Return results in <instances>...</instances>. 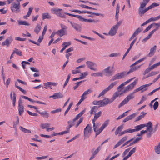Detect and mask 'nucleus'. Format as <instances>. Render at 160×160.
<instances>
[{
    "mask_svg": "<svg viewBox=\"0 0 160 160\" xmlns=\"http://www.w3.org/2000/svg\"><path fill=\"white\" fill-rule=\"evenodd\" d=\"M102 113V112L100 111L94 114V118L92 120V122L93 124H94V125H95V123L96 121L101 116Z\"/></svg>",
    "mask_w": 160,
    "mask_h": 160,
    "instance_id": "b1692460",
    "label": "nucleus"
},
{
    "mask_svg": "<svg viewBox=\"0 0 160 160\" xmlns=\"http://www.w3.org/2000/svg\"><path fill=\"white\" fill-rule=\"evenodd\" d=\"M41 28L40 24H38L35 28L34 32L38 34L40 31Z\"/></svg>",
    "mask_w": 160,
    "mask_h": 160,
    "instance_id": "473e14b6",
    "label": "nucleus"
},
{
    "mask_svg": "<svg viewBox=\"0 0 160 160\" xmlns=\"http://www.w3.org/2000/svg\"><path fill=\"white\" fill-rule=\"evenodd\" d=\"M92 76L97 77V76H103L102 72H97L96 73H93L91 74Z\"/></svg>",
    "mask_w": 160,
    "mask_h": 160,
    "instance_id": "ea45409f",
    "label": "nucleus"
},
{
    "mask_svg": "<svg viewBox=\"0 0 160 160\" xmlns=\"http://www.w3.org/2000/svg\"><path fill=\"white\" fill-rule=\"evenodd\" d=\"M16 98V94L15 92H14L12 97V104L13 106H15V105Z\"/></svg>",
    "mask_w": 160,
    "mask_h": 160,
    "instance_id": "49530a36",
    "label": "nucleus"
},
{
    "mask_svg": "<svg viewBox=\"0 0 160 160\" xmlns=\"http://www.w3.org/2000/svg\"><path fill=\"white\" fill-rule=\"evenodd\" d=\"M136 116V113H133L131 115L128 116L129 120H131L134 118Z\"/></svg>",
    "mask_w": 160,
    "mask_h": 160,
    "instance_id": "0e129e2a",
    "label": "nucleus"
},
{
    "mask_svg": "<svg viewBox=\"0 0 160 160\" xmlns=\"http://www.w3.org/2000/svg\"><path fill=\"white\" fill-rule=\"evenodd\" d=\"M33 9V8H32V7H30L29 8L28 12L27 14L28 17H29L30 16L31 14V13H32V11Z\"/></svg>",
    "mask_w": 160,
    "mask_h": 160,
    "instance_id": "bf43d9fd",
    "label": "nucleus"
},
{
    "mask_svg": "<svg viewBox=\"0 0 160 160\" xmlns=\"http://www.w3.org/2000/svg\"><path fill=\"white\" fill-rule=\"evenodd\" d=\"M143 128L145 127H147V130L148 131L151 130L152 129V122L150 121L148 122L147 123L145 124H143Z\"/></svg>",
    "mask_w": 160,
    "mask_h": 160,
    "instance_id": "a878e982",
    "label": "nucleus"
},
{
    "mask_svg": "<svg viewBox=\"0 0 160 160\" xmlns=\"http://www.w3.org/2000/svg\"><path fill=\"white\" fill-rule=\"evenodd\" d=\"M143 126H143V124H141L135 127V129H133V132L140 130L143 128Z\"/></svg>",
    "mask_w": 160,
    "mask_h": 160,
    "instance_id": "c85d7f7f",
    "label": "nucleus"
},
{
    "mask_svg": "<svg viewBox=\"0 0 160 160\" xmlns=\"http://www.w3.org/2000/svg\"><path fill=\"white\" fill-rule=\"evenodd\" d=\"M16 53V54L20 56H22V52L20 51H19L18 50L17 48H15V50H13L12 54Z\"/></svg>",
    "mask_w": 160,
    "mask_h": 160,
    "instance_id": "58836bf2",
    "label": "nucleus"
},
{
    "mask_svg": "<svg viewBox=\"0 0 160 160\" xmlns=\"http://www.w3.org/2000/svg\"><path fill=\"white\" fill-rule=\"evenodd\" d=\"M90 14L92 15H95L97 16H101L102 17L104 16V15L103 14L99 13H94V12H90Z\"/></svg>",
    "mask_w": 160,
    "mask_h": 160,
    "instance_id": "680f3d73",
    "label": "nucleus"
},
{
    "mask_svg": "<svg viewBox=\"0 0 160 160\" xmlns=\"http://www.w3.org/2000/svg\"><path fill=\"white\" fill-rule=\"evenodd\" d=\"M92 130V128L91 127V125L90 124H88L86 127L84 129V140L86 139L87 138L89 137L88 134L89 133H90Z\"/></svg>",
    "mask_w": 160,
    "mask_h": 160,
    "instance_id": "423d86ee",
    "label": "nucleus"
},
{
    "mask_svg": "<svg viewBox=\"0 0 160 160\" xmlns=\"http://www.w3.org/2000/svg\"><path fill=\"white\" fill-rule=\"evenodd\" d=\"M101 102H102L101 100H100L99 101L95 100V101H94L92 102V104L93 105H100V106L101 107Z\"/></svg>",
    "mask_w": 160,
    "mask_h": 160,
    "instance_id": "6e6d98bb",
    "label": "nucleus"
},
{
    "mask_svg": "<svg viewBox=\"0 0 160 160\" xmlns=\"http://www.w3.org/2000/svg\"><path fill=\"white\" fill-rule=\"evenodd\" d=\"M123 127L122 126H120L118 127L116 129V131L115 132V135H117L118 134L119 132L121 131Z\"/></svg>",
    "mask_w": 160,
    "mask_h": 160,
    "instance_id": "f704fd0d",
    "label": "nucleus"
},
{
    "mask_svg": "<svg viewBox=\"0 0 160 160\" xmlns=\"http://www.w3.org/2000/svg\"><path fill=\"white\" fill-rule=\"evenodd\" d=\"M68 21L70 24L72 28L76 31L78 32H81L82 28L80 25L74 22L70 21L69 20H68Z\"/></svg>",
    "mask_w": 160,
    "mask_h": 160,
    "instance_id": "6e6552de",
    "label": "nucleus"
},
{
    "mask_svg": "<svg viewBox=\"0 0 160 160\" xmlns=\"http://www.w3.org/2000/svg\"><path fill=\"white\" fill-rule=\"evenodd\" d=\"M156 48L157 46L156 45H155L153 47L151 48L150 49V52L147 55V56L149 57H151L153 56L156 52Z\"/></svg>",
    "mask_w": 160,
    "mask_h": 160,
    "instance_id": "412c9836",
    "label": "nucleus"
},
{
    "mask_svg": "<svg viewBox=\"0 0 160 160\" xmlns=\"http://www.w3.org/2000/svg\"><path fill=\"white\" fill-rule=\"evenodd\" d=\"M142 65H140L139 66H135L134 67H132L129 70V71L127 72L128 74H130L131 72H133V71L138 69Z\"/></svg>",
    "mask_w": 160,
    "mask_h": 160,
    "instance_id": "bb28decb",
    "label": "nucleus"
},
{
    "mask_svg": "<svg viewBox=\"0 0 160 160\" xmlns=\"http://www.w3.org/2000/svg\"><path fill=\"white\" fill-rule=\"evenodd\" d=\"M40 115L44 117H45L47 118L48 117L49 115V113L46 111L41 112Z\"/></svg>",
    "mask_w": 160,
    "mask_h": 160,
    "instance_id": "79ce46f5",
    "label": "nucleus"
},
{
    "mask_svg": "<svg viewBox=\"0 0 160 160\" xmlns=\"http://www.w3.org/2000/svg\"><path fill=\"white\" fill-rule=\"evenodd\" d=\"M138 82V80L137 79H135L134 81L132 82L130 85L127 86L125 89L122 91V93H125L126 91L129 90V89H132L134 86L136 85Z\"/></svg>",
    "mask_w": 160,
    "mask_h": 160,
    "instance_id": "9d476101",
    "label": "nucleus"
},
{
    "mask_svg": "<svg viewBox=\"0 0 160 160\" xmlns=\"http://www.w3.org/2000/svg\"><path fill=\"white\" fill-rule=\"evenodd\" d=\"M143 8H139L138 14L141 17L142 16V15H143L148 10L150 9L148 7L147 8H145L144 10L143 9Z\"/></svg>",
    "mask_w": 160,
    "mask_h": 160,
    "instance_id": "5701e85b",
    "label": "nucleus"
},
{
    "mask_svg": "<svg viewBox=\"0 0 160 160\" xmlns=\"http://www.w3.org/2000/svg\"><path fill=\"white\" fill-rule=\"evenodd\" d=\"M43 36H42H42H40L39 37V38L38 39V42L39 43L31 39H29L28 41L30 42H32V43L38 46H39L40 45V43L42 41L43 39Z\"/></svg>",
    "mask_w": 160,
    "mask_h": 160,
    "instance_id": "393cba45",
    "label": "nucleus"
},
{
    "mask_svg": "<svg viewBox=\"0 0 160 160\" xmlns=\"http://www.w3.org/2000/svg\"><path fill=\"white\" fill-rule=\"evenodd\" d=\"M42 19H50L51 18V16L48 13H43L42 14Z\"/></svg>",
    "mask_w": 160,
    "mask_h": 160,
    "instance_id": "c756f323",
    "label": "nucleus"
},
{
    "mask_svg": "<svg viewBox=\"0 0 160 160\" xmlns=\"http://www.w3.org/2000/svg\"><path fill=\"white\" fill-rule=\"evenodd\" d=\"M108 120H106L104 122L100 128L98 130H97V132L96 133V137L98 135H99L102 131L104 129L108 126Z\"/></svg>",
    "mask_w": 160,
    "mask_h": 160,
    "instance_id": "1a4fd4ad",
    "label": "nucleus"
},
{
    "mask_svg": "<svg viewBox=\"0 0 160 160\" xmlns=\"http://www.w3.org/2000/svg\"><path fill=\"white\" fill-rule=\"evenodd\" d=\"M18 111L19 114L20 116L22 114L24 111L23 107L22 104V102L21 98H20L18 102Z\"/></svg>",
    "mask_w": 160,
    "mask_h": 160,
    "instance_id": "ddd939ff",
    "label": "nucleus"
},
{
    "mask_svg": "<svg viewBox=\"0 0 160 160\" xmlns=\"http://www.w3.org/2000/svg\"><path fill=\"white\" fill-rule=\"evenodd\" d=\"M16 121L13 122V128L15 129V130L17 129V126L19 124V118L18 116H17L16 117Z\"/></svg>",
    "mask_w": 160,
    "mask_h": 160,
    "instance_id": "cd10ccee",
    "label": "nucleus"
},
{
    "mask_svg": "<svg viewBox=\"0 0 160 160\" xmlns=\"http://www.w3.org/2000/svg\"><path fill=\"white\" fill-rule=\"evenodd\" d=\"M128 74L126 72L124 71L120 73L116 74L112 77L110 81H114L117 79H121L123 78L125 76H127Z\"/></svg>",
    "mask_w": 160,
    "mask_h": 160,
    "instance_id": "20e7f679",
    "label": "nucleus"
},
{
    "mask_svg": "<svg viewBox=\"0 0 160 160\" xmlns=\"http://www.w3.org/2000/svg\"><path fill=\"white\" fill-rule=\"evenodd\" d=\"M158 127V124H156L154 126V127L153 128H152L151 131L152 132H155L157 130Z\"/></svg>",
    "mask_w": 160,
    "mask_h": 160,
    "instance_id": "864d4df0",
    "label": "nucleus"
},
{
    "mask_svg": "<svg viewBox=\"0 0 160 160\" xmlns=\"http://www.w3.org/2000/svg\"><path fill=\"white\" fill-rule=\"evenodd\" d=\"M159 103L158 101H156L153 105V109L154 110H156L158 106Z\"/></svg>",
    "mask_w": 160,
    "mask_h": 160,
    "instance_id": "69168bd1",
    "label": "nucleus"
},
{
    "mask_svg": "<svg viewBox=\"0 0 160 160\" xmlns=\"http://www.w3.org/2000/svg\"><path fill=\"white\" fill-rule=\"evenodd\" d=\"M128 139L127 136H125L122 137L118 143L114 146L113 148H115L119 146L121 144L123 143L125 141H126Z\"/></svg>",
    "mask_w": 160,
    "mask_h": 160,
    "instance_id": "2eb2a0df",
    "label": "nucleus"
},
{
    "mask_svg": "<svg viewBox=\"0 0 160 160\" xmlns=\"http://www.w3.org/2000/svg\"><path fill=\"white\" fill-rule=\"evenodd\" d=\"M160 89V86L158 87V88H156V89H155L154 90H153L151 92H150L148 94V96H151L152 95V94L154 93L155 92H156V91H157L159 90V89Z\"/></svg>",
    "mask_w": 160,
    "mask_h": 160,
    "instance_id": "052dcab7",
    "label": "nucleus"
},
{
    "mask_svg": "<svg viewBox=\"0 0 160 160\" xmlns=\"http://www.w3.org/2000/svg\"><path fill=\"white\" fill-rule=\"evenodd\" d=\"M84 81H82L80 82H77L75 83L76 85L74 86L73 87V89L74 90H75L77 88H78V86L82 82H83Z\"/></svg>",
    "mask_w": 160,
    "mask_h": 160,
    "instance_id": "13d9d810",
    "label": "nucleus"
},
{
    "mask_svg": "<svg viewBox=\"0 0 160 160\" xmlns=\"http://www.w3.org/2000/svg\"><path fill=\"white\" fill-rule=\"evenodd\" d=\"M92 92V90L91 89H89L85 91L83 93V95H86Z\"/></svg>",
    "mask_w": 160,
    "mask_h": 160,
    "instance_id": "774afa93",
    "label": "nucleus"
},
{
    "mask_svg": "<svg viewBox=\"0 0 160 160\" xmlns=\"http://www.w3.org/2000/svg\"><path fill=\"white\" fill-rule=\"evenodd\" d=\"M86 65L91 70H93L94 71H96L98 70L97 68H93V67L95 65L96 66V64L94 62L88 61L86 62Z\"/></svg>",
    "mask_w": 160,
    "mask_h": 160,
    "instance_id": "f8f14e48",
    "label": "nucleus"
},
{
    "mask_svg": "<svg viewBox=\"0 0 160 160\" xmlns=\"http://www.w3.org/2000/svg\"><path fill=\"white\" fill-rule=\"evenodd\" d=\"M120 56V54L119 53H112L109 55V56L110 57H117Z\"/></svg>",
    "mask_w": 160,
    "mask_h": 160,
    "instance_id": "8fccbe9b",
    "label": "nucleus"
},
{
    "mask_svg": "<svg viewBox=\"0 0 160 160\" xmlns=\"http://www.w3.org/2000/svg\"><path fill=\"white\" fill-rule=\"evenodd\" d=\"M50 126V124L49 123H42L41 124L40 127L42 128L43 129L45 128H47L49 127Z\"/></svg>",
    "mask_w": 160,
    "mask_h": 160,
    "instance_id": "a19ab883",
    "label": "nucleus"
},
{
    "mask_svg": "<svg viewBox=\"0 0 160 160\" xmlns=\"http://www.w3.org/2000/svg\"><path fill=\"white\" fill-rule=\"evenodd\" d=\"M159 6V4L156 3H152L151 5L148 6V8H149V9H151L152 8H153L154 7H157Z\"/></svg>",
    "mask_w": 160,
    "mask_h": 160,
    "instance_id": "3c124183",
    "label": "nucleus"
},
{
    "mask_svg": "<svg viewBox=\"0 0 160 160\" xmlns=\"http://www.w3.org/2000/svg\"><path fill=\"white\" fill-rule=\"evenodd\" d=\"M63 97V95L60 92L55 93L53 95L50 96V98H53L54 99L62 98Z\"/></svg>",
    "mask_w": 160,
    "mask_h": 160,
    "instance_id": "4be33fe9",
    "label": "nucleus"
},
{
    "mask_svg": "<svg viewBox=\"0 0 160 160\" xmlns=\"http://www.w3.org/2000/svg\"><path fill=\"white\" fill-rule=\"evenodd\" d=\"M20 4L14 2L11 5L10 9L13 12L17 13L20 11Z\"/></svg>",
    "mask_w": 160,
    "mask_h": 160,
    "instance_id": "7ed1b4c3",
    "label": "nucleus"
},
{
    "mask_svg": "<svg viewBox=\"0 0 160 160\" xmlns=\"http://www.w3.org/2000/svg\"><path fill=\"white\" fill-rule=\"evenodd\" d=\"M61 111H62V110L61 108H58V109H56V110L52 111L51 112V113L52 114L56 113H57L58 112H61Z\"/></svg>",
    "mask_w": 160,
    "mask_h": 160,
    "instance_id": "603ef678",
    "label": "nucleus"
},
{
    "mask_svg": "<svg viewBox=\"0 0 160 160\" xmlns=\"http://www.w3.org/2000/svg\"><path fill=\"white\" fill-rule=\"evenodd\" d=\"M153 26V24H152L149 25L146 28L145 30H144L143 32V33H145L148 31L149 30H150L152 28V27Z\"/></svg>",
    "mask_w": 160,
    "mask_h": 160,
    "instance_id": "de8ad7c7",
    "label": "nucleus"
},
{
    "mask_svg": "<svg viewBox=\"0 0 160 160\" xmlns=\"http://www.w3.org/2000/svg\"><path fill=\"white\" fill-rule=\"evenodd\" d=\"M134 95L133 93H131L128 95L120 104L118 105V107L120 108L124 105L127 103L131 99H132L134 98Z\"/></svg>",
    "mask_w": 160,
    "mask_h": 160,
    "instance_id": "39448f33",
    "label": "nucleus"
},
{
    "mask_svg": "<svg viewBox=\"0 0 160 160\" xmlns=\"http://www.w3.org/2000/svg\"><path fill=\"white\" fill-rule=\"evenodd\" d=\"M110 67L109 66L104 69L103 72L105 74V75L107 76H110L112 75V71L110 70Z\"/></svg>",
    "mask_w": 160,
    "mask_h": 160,
    "instance_id": "aec40b11",
    "label": "nucleus"
},
{
    "mask_svg": "<svg viewBox=\"0 0 160 160\" xmlns=\"http://www.w3.org/2000/svg\"><path fill=\"white\" fill-rule=\"evenodd\" d=\"M71 44V43L70 42H63L62 44V46H64L66 48L67 47L70 45Z\"/></svg>",
    "mask_w": 160,
    "mask_h": 160,
    "instance_id": "e2e57ef3",
    "label": "nucleus"
},
{
    "mask_svg": "<svg viewBox=\"0 0 160 160\" xmlns=\"http://www.w3.org/2000/svg\"><path fill=\"white\" fill-rule=\"evenodd\" d=\"M98 108V107L97 106L93 107L90 110V114L92 115L95 114L97 112Z\"/></svg>",
    "mask_w": 160,
    "mask_h": 160,
    "instance_id": "7c9ffc66",
    "label": "nucleus"
},
{
    "mask_svg": "<svg viewBox=\"0 0 160 160\" xmlns=\"http://www.w3.org/2000/svg\"><path fill=\"white\" fill-rule=\"evenodd\" d=\"M143 29L142 28H139L135 30L133 34L136 36Z\"/></svg>",
    "mask_w": 160,
    "mask_h": 160,
    "instance_id": "4c0bfd02",
    "label": "nucleus"
},
{
    "mask_svg": "<svg viewBox=\"0 0 160 160\" xmlns=\"http://www.w3.org/2000/svg\"><path fill=\"white\" fill-rule=\"evenodd\" d=\"M101 107H103L108 103H111L112 102L111 99L106 98L103 100H101Z\"/></svg>",
    "mask_w": 160,
    "mask_h": 160,
    "instance_id": "f3484780",
    "label": "nucleus"
},
{
    "mask_svg": "<svg viewBox=\"0 0 160 160\" xmlns=\"http://www.w3.org/2000/svg\"><path fill=\"white\" fill-rule=\"evenodd\" d=\"M158 30V28H156L152 31L150 32L146 38H144L142 40V42L144 43L146 42L151 37L153 34V33Z\"/></svg>",
    "mask_w": 160,
    "mask_h": 160,
    "instance_id": "dca6fc26",
    "label": "nucleus"
},
{
    "mask_svg": "<svg viewBox=\"0 0 160 160\" xmlns=\"http://www.w3.org/2000/svg\"><path fill=\"white\" fill-rule=\"evenodd\" d=\"M62 9H53V12L54 13L56 14L58 16L62 18H65L66 16L61 12Z\"/></svg>",
    "mask_w": 160,
    "mask_h": 160,
    "instance_id": "4468645a",
    "label": "nucleus"
},
{
    "mask_svg": "<svg viewBox=\"0 0 160 160\" xmlns=\"http://www.w3.org/2000/svg\"><path fill=\"white\" fill-rule=\"evenodd\" d=\"M60 25L62 28L58 30L56 32V34L60 37H62L66 34L67 30L68 29V27L62 24H61Z\"/></svg>",
    "mask_w": 160,
    "mask_h": 160,
    "instance_id": "f257e3e1",
    "label": "nucleus"
},
{
    "mask_svg": "<svg viewBox=\"0 0 160 160\" xmlns=\"http://www.w3.org/2000/svg\"><path fill=\"white\" fill-rule=\"evenodd\" d=\"M152 84V83H149L148 84H146L142 85L138 88L134 90L133 92L132 93H133V95L135 92L141 90V92H142L143 91H146L147 89V87L149 86Z\"/></svg>",
    "mask_w": 160,
    "mask_h": 160,
    "instance_id": "0eeeda50",
    "label": "nucleus"
},
{
    "mask_svg": "<svg viewBox=\"0 0 160 160\" xmlns=\"http://www.w3.org/2000/svg\"><path fill=\"white\" fill-rule=\"evenodd\" d=\"M73 105V102H71L69 104V105L68 106V107L67 109V110L65 111L64 113V116H65L66 115V114L68 112V111L70 110V109L71 107Z\"/></svg>",
    "mask_w": 160,
    "mask_h": 160,
    "instance_id": "a18cd8bd",
    "label": "nucleus"
},
{
    "mask_svg": "<svg viewBox=\"0 0 160 160\" xmlns=\"http://www.w3.org/2000/svg\"><path fill=\"white\" fill-rule=\"evenodd\" d=\"M118 29L115 27L113 26L109 31L108 33L109 35L112 36L115 35L117 33Z\"/></svg>",
    "mask_w": 160,
    "mask_h": 160,
    "instance_id": "6ab92c4d",
    "label": "nucleus"
},
{
    "mask_svg": "<svg viewBox=\"0 0 160 160\" xmlns=\"http://www.w3.org/2000/svg\"><path fill=\"white\" fill-rule=\"evenodd\" d=\"M122 93V91L121 92V91H117L113 94L112 97L110 99L112 102L117 98L119 95H120Z\"/></svg>",
    "mask_w": 160,
    "mask_h": 160,
    "instance_id": "a211bd4d",
    "label": "nucleus"
},
{
    "mask_svg": "<svg viewBox=\"0 0 160 160\" xmlns=\"http://www.w3.org/2000/svg\"><path fill=\"white\" fill-rule=\"evenodd\" d=\"M17 83V82H16L15 84V87L16 88H18V89H19V90L20 91L22 92L23 94H25L26 93V91L25 90H24L22 89L19 86L17 85H16Z\"/></svg>",
    "mask_w": 160,
    "mask_h": 160,
    "instance_id": "37998d69",
    "label": "nucleus"
},
{
    "mask_svg": "<svg viewBox=\"0 0 160 160\" xmlns=\"http://www.w3.org/2000/svg\"><path fill=\"white\" fill-rule=\"evenodd\" d=\"M149 0H143V2L141 3L139 8H144L149 2Z\"/></svg>",
    "mask_w": 160,
    "mask_h": 160,
    "instance_id": "c9c22d12",
    "label": "nucleus"
},
{
    "mask_svg": "<svg viewBox=\"0 0 160 160\" xmlns=\"http://www.w3.org/2000/svg\"><path fill=\"white\" fill-rule=\"evenodd\" d=\"M117 83L118 82L117 81H115L111 83L108 87L102 91L98 96V98H99L104 95L108 92L111 90L114 86L117 84Z\"/></svg>",
    "mask_w": 160,
    "mask_h": 160,
    "instance_id": "f03ea898",
    "label": "nucleus"
},
{
    "mask_svg": "<svg viewBox=\"0 0 160 160\" xmlns=\"http://www.w3.org/2000/svg\"><path fill=\"white\" fill-rule=\"evenodd\" d=\"M136 148L134 147L129 152L128 155L131 156L132 154H133L136 151Z\"/></svg>",
    "mask_w": 160,
    "mask_h": 160,
    "instance_id": "5fc2aeb1",
    "label": "nucleus"
},
{
    "mask_svg": "<svg viewBox=\"0 0 160 160\" xmlns=\"http://www.w3.org/2000/svg\"><path fill=\"white\" fill-rule=\"evenodd\" d=\"M141 114H142V115H140L138 117L136 118V120L135 121V122H137L140 120L141 119L143 118L145 116V115L147 114L146 113H144V112H141Z\"/></svg>",
    "mask_w": 160,
    "mask_h": 160,
    "instance_id": "72a5a7b5",
    "label": "nucleus"
},
{
    "mask_svg": "<svg viewBox=\"0 0 160 160\" xmlns=\"http://www.w3.org/2000/svg\"><path fill=\"white\" fill-rule=\"evenodd\" d=\"M19 128L20 130L25 133H29L31 132V131L30 130L27 129L22 126H20Z\"/></svg>",
    "mask_w": 160,
    "mask_h": 160,
    "instance_id": "e433bc0d",
    "label": "nucleus"
},
{
    "mask_svg": "<svg viewBox=\"0 0 160 160\" xmlns=\"http://www.w3.org/2000/svg\"><path fill=\"white\" fill-rule=\"evenodd\" d=\"M160 65V61L158 62L157 63L154 64L152 65L150 68H151V69L152 70L154 68H157L158 66Z\"/></svg>",
    "mask_w": 160,
    "mask_h": 160,
    "instance_id": "09e8293b",
    "label": "nucleus"
},
{
    "mask_svg": "<svg viewBox=\"0 0 160 160\" xmlns=\"http://www.w3.org/2000/svg\"><path fill=\"white\" fill-rule=\"evenodd\" d=\"M15 39L17 41H25L26 40L25 38H22L18 37H16L15 38Z\"/></svg>",
    "mask_w": 160,
    "mask_h": 160,
    "instance_id": "338daca9",
    "label": "nucleus"
},
{
    "mask_svg": "<svg viewBox=\"0 0 160 160\" xmlns=\"http://www.w3.org/2000/svg\"><path fill=\"white\" fill-rule=\"evenodd\" d=\"M19 25H23L26 26H29L30 24L26 21L19 20L18 21Z\"/></svg>",
    "mask_w": 160,
    "mask_h": 160,
    "instance_id": "2f4dec72",
    "label": "nucleus"
},
{
    "mask_svg": "<svg viewBox=\"0 0 160 160\" xmlns=\"http://www.w3.org/2000/svg\"><path fill=\"white\" fill-rule=\"evenodd\" d=\"M13 39L12 37L10 36L7 38L6 40L2 43V46H7L8 47L12 42Z\"/></svg>",
    "mask_w": 160,
    "mask_h": 160,
    "instance_id": "9b49d317",
    "label": "nucleus"
},
{
    "mask_svg": "<svg viewBox=\"0 0 160 160\" xmlns=\"http://www.w3.org/2000/svg\"><path fill=\"white\" fill-rule=\"evenodd\" d=\"M155 150L157 153L158 154L160 153V142L158 145L155 148Z\"/></svg>",
    "mask_w": 160,
    "mask_h": 160,
    "instance_id": "c03bdc74",
    "label": "nucleus"
},
{
    "mask_svg": "<svg viewBox=\"0 0 160 160\" xmlns=\"http://www.w3.org/2000/svg\"><path fill=\"white\" fill-rule=\"evenodd\" d=\"M159 73V72L158 71H152L148 74V76H152L155 75Z\"/></svg>",
    "mask_w": 160,
    "mask_h": 160,
    "instance_id": "4d7b16f0",
    "label": "nucleus"
}]
</instances>
